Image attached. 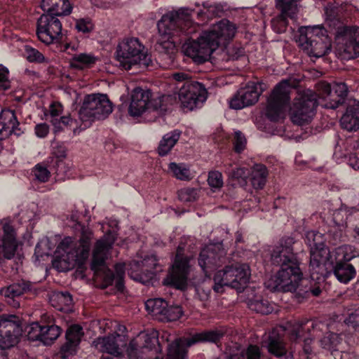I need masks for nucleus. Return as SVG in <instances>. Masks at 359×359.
<instances>
[{"instance_id": "obj_64", "label": "nucleus", "mask_w": 359, "mask_h": 359, "mask_svg": "<svg viewBox=\"0 0 359 359\" xmlns=\"http://www.w3.org/2000/svg\"><path fill=\"white\" fill-rule=\"evenodd\" d=\"M63 107L62 105L59 102H53L50 106V114L53 119L51 120V123L53 125H56L57 123V119L56 118L58 117L62 112Z\"/></svg>"}, {"instance_id": "obj_41", "label": "nucleus", "mask_w": 359, "mask_h": 359, "mask_svg": "<svg viewBox=\"0 0 359 359\" xmlns=\"http://www.w3.org/2000/svg\"><path fill=\"white\" fill-rule=\"evenodd\" d=\"M133 265L135 268H140L141 271H146L148 278H151L157 265V260L153 256L147 257L142 260L134 261Z\"/></svg>"}, {"instance_id": "obj_38", "label": "nucleus", "mask_w": 359, "mask_h": 359, "mask_svg": "<svg viewBox=\"0 0 359 359\" xmlns=\"http://www.w3.org/2000/svg\"><path fill=\"white\" fill-rule=\"evenodd\" d=\"M167 302L161 298L149 299L145 302L147 311L158 320Z\"/></svg>"}, {"instance_id": "obj_9", "label": "nucleus", "mask_w": 359, "mask_h": 359, "mask_svg": "<svg viewBox=\"0 0 359 359\" xmlns=\"http://www.w3.org/2000/svg\"><path fill=\"white\" fill-rule=\"evenodd\" d=\"M112 110V103L107 95L91 94L85 97L79 116L82 121L104 119Z\"/></svg>"}, {"instance_id": "obj_4", "label": "nucleus", "mask_w": 359, "mask_h": 359, "mask_svg": "<svg viewBox=\"0 0 359 359\" xmlns=\"http://www.w3.org/2000/svg\"><path fill=\"white\" fill-rule=\"evenodd\" d=\"M299 46L310 56L320 57L328 53L331 41L326 30L319 26L301 27Z\"/></svg>"}, {"instance_id": "obj_42", "label": "nucleus", "mask_w": 359, "mask_h": 359, "mask_svg": "<svg viewBox=\"0 0 359 359\" xmlns=\"http://www.w3.org/2000/svg\"><path fill=\"white\" fill-rule=\"evenodd\" d=\"M162 315L159 317L161 321H175L180 318L183 314L182 309L179 306H167L164 307Z\"/></svg>"}, {"instance_id": "obj_2", "label": "nucleus", "mask_w": 359, "mask_h": 359, "mask_svg": "<svg viewBox=\"0 0 359 359\" xmlns=\"http://www.w3.org/2000/svg\"><path fill=\"white\" fill-rule=\"evenodd\" d=\"M116 58L126 70L135 65L147 67L151 63V57L144 51V46L137 38H128L120 42L116 49Z\"/></svg>"}, {"instance_id": "obj_13", "label": "nucleus", "mask_w": 359, "mask_h": 359, "mask_svg": "<svg viewBox=\"0 0 359 359\" xmlns=\"http://www.w3.org/2000/svg\"><path fill=\"white\" fill-rule=\"evenodd\" d=\"M184 248L179 245L177 248V252L172 269L170 275L165 281L168 285L180 290H184L187 285V278L189 272V258L184 256Z\"/></svg>"}, {"instance_id": "obj_40", "label": "nucleus", "mask_w": 359, "mask_h": 359, "mask_svg": "<svg viewBox=\"0 0 359 359\" xmlns=\"http://www.w3.org/2000/svg\"><path fill=\"white\" fill-rule=\"evenodd\" d=\"M96 58L86 53L76 54L73 56L71 60V66L74 68L82 69L85 67H88L94 64Z\"/></svg>"}, {"instance_id": "obj_15", "label": "nucleus", "mask_w": 359, "mask_h": 359, "mask_svg": "<svg viewBox=\"0 0 359 359\" xmlns=\"http://www.w3.org/2000/svg\"><path fill=\"white\" fill-rule=\"evenodd\" d=\"M207 90L198 81H187L180 88L179 100L183 108L193 110L198 102H204L207 97Z\"/></svg>"}, {"instance_id": "obj_23", "label": "nucleus", "mask_w": 359, "mask_h": 359, "mask_svg": "<svg viewBox=\"0 0 359 359\" xmlns=\"http://www.w3.org/2000/svg\"><path fill=\"white\" fill-rule=\"evenodd\" d=\"M2 229L4 235L2 241H0V263L2 261V252L4 258L11 259L15 256L18 248L16 233L13 226L9 222H4Z\"/></svg>"}, {"instance_id": "obj_35", "label": "nucleus", "mask_w": 359, "mask_h": 359, "mask_svg": "<svg viewBox=\"0 0 359 359\" xmlns=\"http://www.w3.org/2000/svg\"><path fill=\"white\" fill-rule=\"evenodd\" d=\"M90 248L88 245H82L75 243L72 252L68 258L69 266L74 267L75 265L82 264L89 256Z\"/></svg>"}, {"instance_id": "obj_19", "label": "nucleus", "mask_w": 359, "mask_h": 359, "mask_svg": "<svg viewBox=\"0 0 359 359\" xmlns=\"http://www.w3.org/2000/svg\"><path fill=\"white\" fill-rule=\"evenodd\" d=\"M329 249L310 252L309 271L312 280H319L325 276L333 268V262Z\"/></svg>"}, {"instance_id": "obj_6", "label": "nucleus", "mask_w": 359, "mask_h": 359, "mask_svg": "<svg viewBox=\"0 0 359 359\" xmlns=\"http://www.w3.org/2000/svg\"><path fill=\"white\" fill-rule=\"evenodd\" d=\"M318 106V95L311 90H304L294 99L290 109V116L293 123L302 126L309 123L315 115Z\"/></svg>"}, {"instance_id": "obj_44", "label": "nucleus", "mask_w": 359, "mask_h": 359, "mask_svg": "<svg viewBox=\"0 0 359 359\" xmlns=\"http://www.w3.org/2000/svg\"><path fill=\"white\" fill-rule=\"evenodd\" d=\"M320 293L321 290L319 287L313 288L311 286L308 287V281L304 280L297 291L296 297L299 299V302H301L302 299L309 297L310 294L318 297Z\"/></svg>"}, {"instance_id": "obj_52", "label": "nucleus", "mask_w": 359, "mask_h": 359, "mask_svg": "<svg viewBox=\"0 0 359 359\" xmlns=\"http://www.w3.org/2000/svg\"><path fill=\"white\" fill-rule=\"evenodd\" d=\"M32 172L35 178L40 182H46L49 180L50 177V172L48 170L47 167L42 163L36 164Z\"/></svg>"}, {"instance_id": "obj_63", "label": "nucleus", "mask_w": 359, "mask_h": 359, "mask_svg": "<svg viewBox=\"0 0 359 359\" xmlns=\"http://www.w3.org/2000/svg\"><path fill=\"white\" fill-rule=\"evenodd\" d=\"M93 238V231L86 227H83L81 229V236L79 239V243L82 245H88V247L90 248L91 241Z\"/></svg>"}, {"instance_id": "obj_62", "label": "nucleus", "mask_w": 359, "mask_h": 359, "mask_svg": "<svg viewBox=\"0 0 359 359\" xmlns=\"http://www.w3.org/2000/svg\"><path fill=\"white\" fill-rule=\"evenodd\" d=\"M318 90L320 91L321 96L325 99H327V102H330V98L334 97L332 87L327 82H320L318 84Z\"/></svg>"}, {"instance_id": "obj_47", "label": "nucleus", "mask_w": 359, "mask_h": 359, "mask_svg": "<svg viewBox=\"0 0 359 359\" xmlns=\"http://www.w3.org/2000/svg\"><path fill=\"white\" fill-rule=\"evenodd\" d=\"M287 17L286 13L280 12V15L271 20V27L276 32L280 34L286 31L288 25Z\"/></svg>"}, {"instance_id": "obj_55", "label": "nucleus", "mask_w": 359, "mask_h": 359, "mask_svg": "<svg viewBox=\"0 0 359 359\" xmlns=\"http://www.w3.org/2000/svg\"><path fill=\"white\" fill-rule=\"evenodd\" d=\"M338 335L335 333H330L324 336L320 341L322 348L327 350L334 348L339 343Z\"/></svg>"}, {"instance_id": "obj_50", "label": "nucleus", "mask_w": 359, "mask_h": 359, "mask_svg": "<svg viewBox=\"0 0 359 359\" xmlns=\"http://www.w3.org/2000/svg\"><path fill=\"white\" fill-rule=\"evenodd\" d=\"M25 52L27 60L30 62L43 63L46 62L44 55L37 49L30 46H25Z\"/></svg>"}, {"instance_id": "obj_27", "label": "nucleus", "mask_w": 359, "mask_h": 359, "mask_svg": "<svg viewBox=\"0 0 359 359\" xmlns=\"http://www.w3.org/2000/svg\"><path fill=\"white\" fill-rule=\"evenodd\" d=\"M41 8L46 14L58 17L67 16L72 11L69 0H42Z\"/></svg>"}, {"instance_id": "obj_43", "label": "nucleus", "mask_w": 359, "mask_h": 359, "mask_svg": "<svg viewBox=\"0 0 359 359\" xmlns=\"http://www.w3.org/2000/svg\"><path fill=\"white\" fill-rule=\"evenodd\" d=\"M276 7L292 18L297 12V0H276Z\"/></svg>"}, {"instance_id": "obj_29", "label": "nucleus", "mask_w": 359, "mask_h": 359, "mask_svg": "<svg viewBox=\"0 0 359 359\" xmlns=\"http://www.w3.org/2000/svg\"><path fill=\"white\" fill-rule=\"evenodd\" d=\"M340 123L343 128L348 131L359 129V104L348 107L341 118Z\"/></svg>"}, {"instance_id": "obj_24", "label": "nucleus", "mask_w": 359, "mask_h": 359, "mask_svg": "<svg viewBox=\"0 0 359 359\" xmlns=\"http://www.w3.org/2000/svg\"><path fill=\"white\" fill-rule=\"evenodd\" d=\"M15 113L11 109H3L0 113V140L8 137L13 133L19 136L22 131Z\"/></svg>"}, {"instance_id": "obj_37", "label": "nucleus", "mask_w": 359, "mask_h": 359, "mask_svg": "<svg viewBox=\"0 0 359 359\" xmlns=\"http://www.w3.org/2000/svg\"><path fill=\"white\" fill-rule=\"evenodd\" d=\"M306 242L310 247V252L321 250V249H329L325 246L323 234L318 231H308L306 234Z\"/></svg>"}, {"instance_id": "obj_18", "label": "nucleus", "mask_w": 359, "mask_h": 359, "mask_svg": "<svg viewBox=\"0 0 359 359\" xmlns=\"http://www.w3.org/2000/svg\"><path fill=\"white\" fill-rule=\"evenodd\" d=\"M262 83H249L246 86L239 89L229 102L230 107L241 109L245 107L255 104L259 100L264 88Z\"/></svg>"}, {"instance_id": "obj_33", "label": "nucleus", "mask_w": 359, "mask_h": 359, "mask_svg": "<svg viewBox=\"0 0 359 359\" xmlns=\"http://www.w3.org/2000/svg\"><path fill=\"white\" fill-rule=\"evenodd\" d=\"M334 97L330 98V102L325 104V107L330 109H336L341 104L348 94V87L346 83H334L332 86Z\"/></svg>"}, {"instance_id": "obj_53", "label": "nucleus", "mask_w": 359, "mask_h": 359, "mask_svg": "<svg viewBox=\"0 0 359 359\" xmlns=\"http://www.w3.org/2000/svg\"><path fill=\"white\" fill-rule=\"evenodd\" d=\"M83 335L82 327L79 325H71L66 332V340L79 344Z\"/></svg>"}, {"instance_id": "obj_20", "label": "nucleus", "mask_w": 359, "mask_h": 359, "mask_svg": "<svg viewBox=\"0 0 359 359\" xmlns=\"http://www.w3.org/2000/svg\"><path fill=\"white\" fill-rule=\"evenodd\" d=\"M215 50L208 39L205 38L204 32L197 40L191 41L184 46V55L198 64L207 61Z\"/></svg>"}, {"instance_id": "obj_10", "label": "nucleus", "mask_w": 359, "mask_h": 359, "mask_svg": "<svg viewBox=\"0 0 359 359\" xmlns=\"http://www.w3.org/2000/svg\"><path fill=\"white\" fill-rule=\"evenodd\" d=\"M162 348L158 341V332H141L136 338L131 340L127 348L128 359H143L144 355L150 352L161 353Z\"/></svg>"}, {"instance_id": "obj_46", "label": "nucleus", "mask_w": 359, "mask_h": 359, "mask_svg": "<svg viewBox=\"0 0 359 359\" xmlns=\"http://www.w3.org/2000/svg\"><path fill=\"white\" fill-rule=\"evenodd\" d=\"M169 169L172 172L173 176L178 180H189L191 179L189 170L182 164L170 163Z\"/></svg>"}, {"instance_id": "obj_14", "label": "nucleus", "mask_w": 359, "mask_h": 359, "mask_svg": "<svg viewBox=\"0 0 359 359\" xmlns=\"http://www.w3.org/2000/svg\"><path fill=\"white\" fill-rule=\"evenodd\" d=\"M339 50L346 59L359 56V27H344L338 32Z\"/></svg>"}, {"instance_id": "obj_21", "label": "nucleus", "mask_w": 359, "mask_h": 359, "mask_svg": "<svg viewBox=\"0 0 359 359\" xmlns=\"http://www.w3.org/2000/svg\"><path fill=\"white\" fill-rule=\"evenodd\" d=\"M115 241L113 236L108 234L96 241L93 250L90 268L95 273L104 268L105 262Z\"/></svg>"}, {"instance_id": "obj_5", "label": "nucleus", "mask_w": 359, "mask_h": 359, "mask_svg": "<svg viewBox=\"0 0 359 359\" xmlns=\"http://www.w3.org/2000/svg\"><path fill=\"white\" fill-rule=\"evenodd\" d=\"M194 11L193 9L183 8L163 15L158 22L159 31L168 34L176 32L187 36L196 32V27L191 19Z\"/></svg>"}, {"instance_id": "obj_32", "label": "nucleus", "mask_w": 359, "mask_h": 359, "mask_svg": "<svg viewBox=\"0 0 359 359\" xmlns=\"http://www.w3.org/2000/svg\"><path fill=\"white\" fill-rule=\"evenodd\" d=\"M181 133L180 130H174L165 134L159 142L158 154L161 156L167 155L180 140Z\"/></svg>"}, {"instance_id": "obj_7", "label": "nucleus", "mask_w": 359, "mask_h": 359, "mask_svg": "<svg viewBox=\"0 0 359 359\" xmlns=\"http://www.w3.org/2000/svg\"><path fill=\"white\" fill-rule=\"evenodd\" d=\"M295 86L290 79L278 83L268 99L266 116L271 121H278L283 118L284 109L290 100L291 89Z\"/></svg>"}, {"instance_id": "obj_48", "label": "nucleus", "mask_w": 359, "mask_h": 359, "mask_svg": "<svg viewBox=\"0 0 359 359\" xmlns=\"http://www.w3.org/2000/svg\"><path fill=\"white\" fill-rule=\"evenodd\" d=\"M207 181L212 189L219 190L224 185L222 174L217 170L210 171Z\"/></svg>"}, {"instance_id": "obj_39", "label": "nucleus", "mask_w": 359, "mask_h": 359, "mask_svg": "<svg viewBox=\"0 0 359 359\" xmlns=\"http://www.w3.org/2000/svg\"><path fill=\"white\" fill-rule=\"evenodd\" d=\"M261 349L257 345H249L239 354L226 356V359H261Z\"/></svg>"}, {"instance_id": "obj_49", "label": "nucleus", "mask_w": 359, "mask_h": 359, "mask_svg": "<svg viewBox=\"0 0 359 359\" xmlns=\"http://www.w3.org/2000/svg\"><path fill=\"white\" fill-rule=\"evenodd\" d=\"M168 99V97L162 95L156 98L149 99L148 104V111H158L159 114L167 110L165 102Z\"/></svg>"}, {"instance_id": "obj_16", "label": "nucleus", "mask_w": 359, "mask_h": 359, "mask_svg": "<svg viewBox=\"0 0 359 359\" xmlns=\"http://www.w3.org/2000/svg\"><path fill=\"white\" fill-rule=\"evenodd\" d=\"M226 252L221 243L210 245L200 252L198 264L208 276L211 271L221 266L225 261Z\"/></svg>"}, {"instance_id": "obj_25", "label": "nucleus", "mask_w": 359, "mask_h": 359, "mask_svg": "<svg viewBox=\"0 0 359 359\" xmlns=\"http://www.w3.org/2000/svg\"><path fill=\"white\" fill-rule=\"evenodd\" d=\"M32 289V283L30 281L21 280L13 283L8 287L1 288L0 294L5 297L8 304L13 307H18L20 305L19 302L15 301V298L31 291Z\"/></svg>"}, {"instance_id": "obj_22", "label": "nucleus", "mask_w": 359, "mask_h": 359, "mask_svg": "<svg viewBox=\"0 0 359 359\" xmlns=\"http://www.w3.org/2000/svg\"><path fill=\"white\" fill-rule=\"evenodd\" d=\"M124 335L114 333L104 337H99L93 341L96 349L102 353H107L115 356L121 354V348L126 346Z\"/></svg>"}, {"instance_id": "obj_36", "label": "nucleus", "mask_w": 359, "mask_h": 359, "mask_svg": "<svg viewBox=\"0 0 359 359\" xmlns=\"http://www.w3.org/2000/svg\"><path fill=\"white\" fill-rule=\"evenodd\" d=\"M268 175L267 169L262 164L255 165L252 171L251 183L256 189H262L265 185Z\"/></svg>"}, {"instance_id": "obj_60", "label": "nucleus", "mask_w": 359, "mask_h": 359, "mask_svg": "<svg viewBox=\"0 0 359 359\" xmlns=\"http://www.w3.org/2000/svg\"><path fill=\"white\" fill-rule=\"evenodd\" d=\"M246 138L241 131H236L234 133V150L237 153H241L245 147Z\"/></svg>"}, {"instance_id": "obj_45", "label": "nucleus", "mask_w": 359, "mask_h": 359, "mask_svg": "<svg viewBox=\"0 0 359 359\" xmlns=\"http://www.w3.org/2000/svg\"><path fill=\"white\" fill-rule=\"evenodd\" d=\"M251 310L263 315H267L273 311V306L267 300H252L249 303Z\"/></svg>"}, {"instance_id": "obj_59", "label": "nucleus", "mask_w": 359, "mask_h": 359, "mask_svg": "<svg viewBox=\"0 0 359 359\" xmlns=\"http://www.w3.org/2000/svg\"><path fill=\"white\" fill-rule=\"evenodd\" d=\"M74 245L75 243L72 241V238L66 237L59 243L57 249L59 252H61L62 251L67 254L66 257L67 261L69 257L71 255V252L73 250Z\"/></svg>"}, {"instance_id": "obj_56", "label": "nucleus", "mask_w": 359, "mask_h": 359, "mask_svg": "<svg viewBox=\"0 0 359 359\" xmlns=\"http://www.w3.org/2000/svg\"><path fill=\"white\" fill-rule=\"evenodd\" d=\"M197 195V189L194 188L187 187L178 191V197L180 201L184 202L195 201Z\"/></svg>"}, {"instance_id": "obj_26", "label": "nucleus", "mask_w": 359, "mask_h": 359, "mask_svg": "<svg viewBox=\"0 0 359 359\" xmlns=\"http://www.w3.org/2000/svg\"><path fill=\"white\" fill-rule=\"evenodd\" d=\"M151 92L136 88L133 90L128 112L132 116H140L148 110V104L151 97Z\"/></svg>"}, {"instance_id": "obj_57", "label": "nucleus", "mask_w": 359, "mask_h": 359, "mask_svg": "<svg viewBox=\"0 0 359 359\" xmlns=\"http://www.w3.org/2000/svg\"><path fill=\"white\" fill-rule=\"evenodd\" d=\"M8 69L0 65V90L5 91L11 88V82L8 79Z\"/></svg>"}, {"instance_id": "obj_34", "label": "nucleus", "mask_w": 359, "mask_h": 359, "mask_svg": "<svg viewBox=\"0 0 359 359\" xmlns=\"http://www.w3.org/2000/svg\"><path fill=\"white\" fill-rule=\"evenodd\" d=\"M334 273L337 278L341 283H347L355 275V270L352 264L347 262H338L335 266H333Z\"/></svg>"}, {"instance_id": "obj_54", "label": "nucleus", "mask_w": 359, "mask_h": 359, "mask_svg": "<svg viewBox=\"0 0 359 359\" xmlns=\"http://www.w3.org/2000/svg\"><path fill=\"white\" fill-rule=\"evenodd\" d=\"M104 282L105 285H111L115 282V286L118 291H123L124 288L123 277H115L112 271L108 270L104 272Z\"/></svg>"}, {"instance_id": "obj_8", "label": "nucleus", "mask_w": 359, "mask_h": 359, "mask_svg": "<svg viewBox=\"0 0 359 359\" xmlns=\"http://www.w3.org/2000/svg\"><path fill=\"white\" fill-rule=\"evenodd\" d=\"M224 329H214L197 332L189 337L176 338L169 344V355H180L184 351L188 355V349L198 343L217 344L225 335Z\"/></svg>"}, {"instance_id": "obj_17", "label": "nucleus", "mask_w": 359, "mask_h": 359, "mask_svg": "<svg viewBox=\"0 0 359 359\" xmlns=\"http://www.w3.org/2000/svg\"><path fill=\"white\" fill-rule=\"evenodd\" d=\"M236 29L233 23L226 19H223L204 33L212 47L217 50L219 46H225L234 37Z\"/></svg>"}, {"instance_id": "obj_58", "label": "nucleus", "mask_w": 359, "mask_h": 359, "mask_svg": "<svg viewBox=\"0 0 359 359\" xmlns=\"http://www.w3.org/2000/svg\"><path fill=\"white\" fill-rule=\"evenodd\" d=\"M42 331H43V325H41L39 323H33L31 324L29 327V330L28 331V338L31 340H40L41 341L42 339Z\"/></svg>"}, {"instance_id": "obj_61", "label": "nucleus", "mask_w": 359, "mask_h": 359, "mask_svg": "<svg viewBox=\"0 0 359 359\" xmlns=\"http://www.w3.org/2000/svg\"><path fill=\"white\" fill-rule=\"evenodd\" d=\"M78 345L79 344H77L66 340L65 344L62 346L60 349L62 358H66L69 355L74 354Z\"/></svg>"}, {"instance_id": "obj_28", "label": "nucleus", "mask_w": 359, "mask_h": 359, "mask_svg": "<svg viewBox=\"0 0 359 359\" xmlns=\"http://www.w3.org/2000/svg\"><path fill=\"white\" fill-rule=\"evenodd\" d=\"M41 320L47 323L46 325H43L41 341L45 345H50L61 334L62 329L52 323L53 318L47 313L41 316Z\"/></svg>"}, {"instance_id": "obj_3", "label": "nucleus", "mask_w": 359, "mask_h": 359, "mask_svg": "<svg viewBox=\"0 0 359 359\" xmlns=\"http://www.w3.org/2000/svg\"><path fill=\"white\" fill-rule=\"evenodd\" d=\"M250 277V269L247 264L226 266L218 271L214 276L213 290L222 292L224 286H229L241 291L246 286Z\"/></svg>"}, {"instance_id": "obj_51", "label": "nucleus", "mask_w": 359, "mask_h": 359, "mask_svg": "<svg viewBox=\"0 0 359 359\" xmlns=\"http://www.w3.org/2000/svg\"><path fill=\"white\" fill-rule=\"evenodd\" d=\"M226 172L229 178L236 180L241 185L246 184L248 171L245 168H236L231 171H226Z\"/></svg>"}, {"instance_id": "obj_12", "label": "nucleus", "mask_w": 359, "mask_h": 359, "mask_svg": "<svg viewBox=\"0 0 359 359\" xmlns=\"http://www.w3.org/2000/svg\"><path fill=\"white\" fill-rule=\"evenodd\" d=\"M62 23L56 16L43 13L36 22V35L43 43L49 45L62 39Z\"/></svg>"}, {"instance_id": "obj_31", "label": "nucleus", "mask_w": 359, "mask_h": 359, "mask_svg": "<svg viewBox=\"0 0 359 359\" xmlns=\"http://www.w3.org/2000/svg\"><path fill=\"white\" fill-rule=\"evenodd\" d=\"M50 302L58 311L69 312L72 310L73 299L68 292H56L50 296Z\"/></svg>"}, {"instance_id": "obj_30", "label": "nucleus", "mask_w": 359, "mask_h": 359, "mask_svg": "<svg viewBox=\"0 0 359 359\" xmlns=\"http://www.w3.org/2000/svg\"><path fill=\"white\" fill-rule=\"evenodd\" d=\"M267 348L269 352L276 357H281L286 354V347L283 337L279 334L278 329H273L270 333Z\"/></svg>"}, {"instance_id": "obj_11", "label": "nucleus", "mask_w": 359, "mask_h": 359, "mask_svg": "<svg viewBox=\"0 0 359 359\" xmlns=\"http://www.w3.org/2000/svg\"><path fill=\"white\" fill-rule=\"evenodd\" d=\"M22 323L15 315H0V348L8 349L15 346L22 334Z\"/></svg>"}, {"instance_id": "obj_1", "label": "nucleus", "mask_w": 359, "mask_h": 359, "mask_svg": "<svg viewBox=\"0 0 359 359\" xmlns=\"http://www.w3.org/2000/svg\"><path fill=\"white\" fill-rule=\"evenodd\" d=\"M297 242L292 237L287 236L280 239L271 253V260L273 265L280 266L274 277L266 284L271 291L296 292L302 280L303 273L300 262L294 252Z\"/></svg>"}]
</instances>
